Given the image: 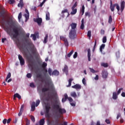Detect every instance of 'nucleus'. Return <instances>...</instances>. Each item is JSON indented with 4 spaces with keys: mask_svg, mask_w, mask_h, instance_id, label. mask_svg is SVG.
<instances>
[{
    "mask_svg": "<svg viewBox=\"0 0 125 125\" xmlns=\"http://www.w3.org/2000/svg\"><path fill=\"white\" fill-rule=\"evenodd\" d=\"M78 6V2L76 1L73 6L72 7L71 9H72V12H71L70 14L71 15H75L76 13H77V7Z\"/></svg>",
    "mask_w": 125,
    "mask_h": 125,
    "instance_id": "20e7f679",
    "label": "nucleus"
},
{
    "mask_svg": "<svg viewBox=\"0 0 125 125\" xmlns=\"http://www.w3.org/2000/svg\"><path fill=\"white\" fill-rule=\"evenodd\" d=\"M11 77V73L10 72H9L6 78L5 82H7V80H8V79H10Z\"/></svg>",
    "mask_w": 125,
    "mask_h": 125,
    "instance_id": "72a5a7b5",
    "label": "nucleus"
},
{
    "mask_svg": "<svg viewBox=\"0 0 125 125\" xmlns=\"http://www.w3.org/2000/svg\"><path fill=\"white\" fill-rule=\"evenodd\" d=\"M91 51L90 49H88L87 50V57H88V61H91Z\"/></svg>",
    "mask_w": 125,
    "mask_h": 125,
    "instance_id": "a211bd4d",
    "label": "nucleus"
},
{
    "mask_svg": "<svg viewBox=\"0 0 125 125\" xmlns=\"http://www.w3.org/2000/svg\"><path fill=\"white\" fill-rule=\"evenodd\" d=\"M81 22L82 23L80 26V29H81V30H83V29H84V19H83Z\"/></svg>",
    "mask_w": 125,
    "mask_h": 125,
    "instance_id": "aec40b11",
    "label": "nucleus"
},
{
    "mask_svg": "<svg viewBox=\"0 0 125 125\" xmlns=\"http://www.w3.org/2000/svg\"><path fill=\"white\" fill-rule=\"evenodd\" d=\"M64 13H68V16L70 15V14H69V12L68 11V9H65L62 11V14H64Z\"/></svg>",
    "mask_w": 125,
    "mask_h": 125,
    "instance_id": "c756f323",
    "label": "nucleus"
},
{
    "mask_svg": "<svg viewBox=\"0 0 125 125\" xmlns=\"http://www.w3.org/2000/svg\"><path fill=\"white\" fill-rule=\"evenodd\" d=\"M40 103H41V101L40 100L36 101V104H35L36 107H38L39 105H40Z\"/></svg>",
    "mask_w": 125,
    "mask_h": 125,
    "instance_id": "37998d69",
    "label": "nucleus"
},
{
    "mask_svg": "<svg viewBox=\"0 0 125 125\" xmlns=\"http://www.w3.org/2000/svg\"><path fill=\"white\" fill-rule=\"evenodd\" d=\"M0 9L2 10L1 12L0 13V17H2V21L4 20V14H5V10H4V7L2 6H0Z\"/></svg>",
    "mask_w": 125,
    "mask_h": 125,
    "instance_id": "39448f33",
    "label": "nucleus"
},
{
    "mask_svg": "<svg viewBox=\"0 0 125 125\" xmlns=\"http://www.w3.org/2000/svg\"><path fill=\"white\" fill-rule=\"evenodd\" d=\"M121 113H118L117 114V120H118L119 118H121Z\"/></svg>",
    "mask_w": 125,
    "mask_h": 125,
    "instance_id": "052dcab7",
    "label": "nucleus"
},
{
    "mask_svg": "<svg viewBox=\"0 0 125 125\" xmlns=\"http://www.w3.org/2000/svg\"><path fill=\"white\" fill-rule=\"evenodd\" d=\"M73 53H74V50H72L70 51V53H69L68 54H67V57H71V56H72V54H73Z\"/></svg>",
    "mask_w": 125,
    "mask_h": 125,
    "instance_id": "79ce46f5",
    "label": "nucleus"
},
{
    "mask_svg": "<svg viewBox=\"0 0 125 125\" xmlns=\"http://www.w3.org/2000/svg\"><path fill=\"white\" fill-rule=\"evenodd\" d=\"M9 2L11 4H13V3H14V2H15V0H9Z\"/></svg>",
    "mask_w": 125,
    "mask_h": 125,
    "instance_id": "680f3d73",
    "label": "nucleus"
},
{
    "mask_svg": "<svg viewBox=\"0 0 125 125\" xmlns=\"http://www.w3.org/2000/svg\"><path fill=\"white\" fill-rule=\"evenodd\" d=\"M71 96H72V97H74V98H76V97H77V93H76V92H71Z\"/></svg>",
    "mask_w": 125,
    "mask_h": 125,
    "instance_id": "473e14b6",
    "label": "nucleus"
},
{
    "mask_svg": "<svg viewBox=\"0 0 125 125\" xmlns=\"http://www.w3.org/2000/svg\"><path fill=\"white\" fill-rule=\"evenodd\" d=\"M36 110V102H33L31 104V111L34 112Z\"/></svg>",
    "mask_w": 125,
    "mask_h": 125,
    "instance_id": "6ab92c4d",
    "label": "nucleus"
},
{
    "mask_svg": "<svg viewBox=\"0 0 125 125\" xmlns=\"http://www.w3.org/2000/svg\"><path fill=\"white\" fill-rule=\"evenodd\" d=\"M30 87H32L33 88H34V87H36V86L35 85V84H34L33 83H30Z\"/></svg>",
    "mask_w": 125,
    "mask_h": 125,
    "instance_id": "c03bdc74",
    "label": "nucleus"
},
{
    "mask_svg": "<svg viewBox=\"0 0 125 125\" xmlns=\"http://www.w3.org/2000/svg\"><path fill=\"white\" fill-rule=\"evenodd\" d=\"M102 66H103V67H104V68H107L108 67V66H109V64H108V63H102L101 64Z\"/></svg>",
    "mask_w": 125,
    "mask_h": 125,
    "instance_id": "58836bf2",
    "label": "nucleus"
},
{
    "mask_svg": "<svg viewBox=\"0 0 125 125\" xmlns=\"http://www.w3.org/2000/svg\"><path fill=\"white\" fill-rule=\"evenodd\" d=\"M48 72L49 76H52V69L51 68H48Z\"/></svg>",
    "mask_w": 125,
    "mask_h": 125,
    "instance_id": "a19ab883",
    "label": "nucleus"
},
{
    "mask_svg": "<svg viewBox=\"0 0 125 125\" xmlns=\"http://www.w3.org/2000/svg\"><path fill=\"white\" fill-rule=\"evenodd\" d=\"M70 26L71 29L69 33V38L70 40H75L77 38V23L72 22Z\"/></svg>",
    "mask_w": 125,
    "mask_h": 125,
    "instance_id": "7ed1b4c3",
    "label": "nucleus"
},
{
    "mask_svg": "<svg viewBox=\"0 0 125 125\" xmlns=\"http://www.w3.org/2000/svg\"><path fill=\"white\" fill-rule=\"evenodd\" d=\"M19 60L20 61V64L21 66L25 65V60L23 58V57L21 55H18Z\"/></svg>",
    "mask_w": 125,
    "mask_h": 125,
    "instance_id": "0eeeda50",
    "label": "nucleus"
},
{
    "mask_svg": "<svg viewBox=\"0 0 125 125\" xmlns=\"http://www.w3.org/2000/svg\"><path fill=\"white\" fill-rule=\"evenodd\" d=\"M72 88H75V89H81L82 88V86L79 84H76L72 86Z\"/></svg>",
    "mask_w": 125,
    "mask_h": 125,
    "instance_id": "2eb2a0df",
    "label": "nucleus"
},
{
    "mask_svg": "<svg viewBox=\"0 0 125 125\" xmlns=\"http://www.w3.org/2000/svg\"><path fill=\"white\" fill-rule=\"evenodd\" d=\"M46 66H47V63H46L45 62H43V63L42 64V68H45V67H46Z\"/></svg>",
    "mask_w": 125,
    "mask_h": 125,
    "instance_id": "864d4df0",
    "label": "nucleus"
},
{
    "mask_svg": "<svg viewBox=\"0 0 125 125\" xmlns=\"http://www.w3.org/2000/svg\"><path fill=\"white\" fill-rule=\"evenodd\" d=\"M21 30V28L18 26H14V27L12 28V32L14 33V34L11 33L10 31L8 30V27L6 28L5 31L6 33L10 36V37L13 39L14 40L15 39L16 40H17L18 39V37L20 36V31Z\"/></svg>",
    "mask_w": 125,
    "mask_h": 125,
    "instance_id": "f03ea898",
    "label": "nucleus"
},
{
    "mask_svg": "<svg viewBox=\"0 0 125 125\" xmlns=\"http://www.w3.org/2000/svg\"><path fill=\"white\" fill-rule=\"evenodd\" d=\"M74 81V79L72 78L69 79L68 80V85L67 86V87H70L72 85V82Z\"/></svg>",
    "mask_w": 125,
    "mask_h": 125,
    "instance_id": "a878e982",
    "label": "nucleus"
},
{
    "mask_svg": "<svg viewBox=\"0 0 125 125\" xmlns=\"http://www.w3.org/2000/svg\"><path fill=\"white\" fill-rule=\"evenodd\" d=\"M22 18V13H20L18 16V19L19 20H20Z\"/></svg>",
    "mask_w": 125,
    "mask_h": 125,
    "instance_id": "603ef678",
    "label": "nucleus"
},
{
    "mask_svg": "<svg viewBox=\"0 0 125 125\" xmlns=\"http://www.w3.org/2000/svg\"><path fill=\"white\" fill-rule=\"evenodd\" d=\"M105 48V44H102L100 47V51H101V53L103 52V49Z\"/></svg>",
    "mask_w": 125,
    "mask_h": 125,
    "instance_id": "bb28decb",
    "label": "nucleus"
},
{
    "mask_svg": "<svg viewBox=\"0 0 125 125\" xmlns=\"http://www.w3.org/2000/svg\"><path fill=\"white\" fill-rule=\"evenodd\" d=\"M46 20L47 21L50 20V14H49V12H47L46 13Z\"/></svg>",
    "mask_w": 125,
    "mask_h": 125,
    "instance_id": "5701e85b",
    "label": "nucleus"
},
{
    "mask_svg": "<svg viewBox=\"0 0 125 125\" xmlns=\"http://www.w3.org/2000/svg\"><path fill=\"white\" fill-rule=\"evenodd\" d=\"M16 98L18 99H21V96L18 93H16L14 95L13 99L14 100H16Z\"/></svg>",
    "mask_w": 125,
    "mask_h": 125,
    "instance_id": "f3484780",
    "label": "nucleus"
},
{
    "mask_svg": "<svg viewBox=\"0 0 125 125\" xmlns=\"http://www.w3.org/2000/svg\"><path fill=\"white\" fill-rule=\"evenodd\" d=\"M105 123H106L107 125H110V124H111V122H110V120H109V119H106V120H105Z\"/></svg>",
    "mask_w": 125,
    "mask_h": 125,
    "instance_id": "6e6d98bb",
    "label": "nucleus"
},
{
    "mask_svg": "<svg viewBox=\"0 0 125 125\" xmlns=\"http://www.w3.org/2000/svg\"><path fill=\"white\" fill-rule=\"evenodd\" d=\"M48 90H49V88L44 87L42 89V92H46V91H48Z\"/></svg>",
    "mask_w": 125,
    "mask_h": 125,
    "instance_id": "4c0bfd02",
    "label": "nucleus"
},
{
    "mask_svg": "<svg viewBox=\"0 0 125 125\" xmlns=\"http://www.w3.org/2000/svg\"><path fill=\"white\" fill-rule=\"evenodd\" d=\"M125 1H123L122 2H121V7H120L121 12H123L124 11V9H125Z\"/></svg>",
    "mask_w": 125,
    "mask_h": 125,
    "instance_id": "f8f14e48",
    "label": "nucleus"
},
{
    "mask_svg": "<svg viewBox=\"0 0 125 125\" xmlns=\"http://www.w3.org/2000/svg\"><path fill=\"white\" fill-rule=\"evenodd\" d=\"M30 37L32 38L33 41L37 40V36H36V34H31Z\"/></svg>",
    "mask_w": 125,
    "mask_h": 125,
    "instance_id": "c9c22d12",
    "label": "nucleus"
},
{
    "mask_svg": "<svg viewBox=\"0 0 125 125\" xmlns=\"http://www.w3.org/2000/svg\"><path fill=\"white\" fill-rule=\"evenodd\" d=\"M2 123H3V125H6V123H7V119H4L3 120Z\"/></svg>",
    "mask_w": 125,
    "mask_h": 125,
    "instance_id": "13d9d810",
    "label": "nucleus"
},
{
    "mask_svg": "<svg viewBox=\"0 0 125 125\" xmlns=\"http://www.w3.org/2000/svg\"><path fill=\"white\" fill-rule=\"evenodd\" d=\"M87 36L89 38L91 37V31L90 30L87 32Z\"/></svg>",
    "mask_w": 125,
    "mask_h": 125,
    "instance_id": "8fccbe9b",
    "label": "nucleus"
},
{
    "mask_svg": "<svg viewBox=\"0 0 125 125\" xmlns=\"http://www.w3.org/2000/svg\"><path fill=\"white\" fill-rule=\"evenodd\" d=\"M112 98L114 100H116L118 98V94H117V92H113Z\"/></svg>",
    "mask_w": 125,
    "mask_h": 125,
    "instance_id": "393cba45",
    "label": "nucleus"
},
{
    "mask_svg": "<svg viewBox=\"0 0 125 125\" xmlns=\"http://www.w3.org/2000/svg\"><path fill=\"white\" fill-rule=\"evenodd\" d=\"M85 78H83V80H82V83H83V84H84V85H85V84H86V83H85Z\"/></svg>",
    "mask_w": 125,
    "mask_h": 125,
    "instance_id": "4d7b16f0",
    "label": "nucleus"
},
{
    "mask_svg": "<svg viewBox=\"0 0 125 125\" xmlns=\"http://www.w3.org/2000/svg\"><path fill=\"white\" fill-rule=\"evenodd\" d=\"M115 7L116 8V9L117 10L118 12L120 11V5H119V4L118 3H115L114 4V10H115Z\"/></svg>",
    "mask_w": 125,
    "mask_h": 125,
    "instance_id": "412c9836",
    "label": "nucleus"
},
{
    "mask_svg": "<svg viewBox=\"0 0 125 125\" xmlns=\"http://www.w3.org/2000/svg\"><path fill=\"white\" fill-rule=\"evenodd\" d=\"M112 22H113V19L112 18V16L110 15L109 16V19H108V23L109 24H111Z\"/></svg>",
    "mask_w": 125,
    "mask_h": 125,
    "instance_id": "f704fd0d",
    "label": "nucleus"
},
{
    "mask_svg": "<svg viewBox=\"0 0 125 125\" xmlns=\"http://www.w3.org/2000/svg\"><path fill=\"white\" fill-rule=\"evenodd\" d=\"M18 7H21V8H22V7H23V6H24V3L23 2V0H20V3L18 4Z\"/></svg>",
    "mask_w": 125,
    "mask_h": 125,
    "instance_id": "4be33fe9",
    "label": "nucleus"
},
{
    "mask_svg": "<svg viewBox=\"0 0 125 125\" xmlns=\"http://www.w3.org/2000/svg\"><path fill=\"white\" fill-rule=\"evenodd\" d=\"M89 70L91 73H93V74H94V73H96V71H95V70L93 69V68H89Z\"/></svg>",
    "mask_w": 125,
    "mask_h": 125,
    "instance_id": "49530a36",
    "label": "nucleus"
},
{
    "mask_svg": "<svg viewBox=\"0 0 125 125\" xmlns=\"http://www.w3.org/2000/svg\"><path fill=\"white\" fill-rule=\"evenodd\" d=\"M107 42V37L104 36L103 38V43H105Z\"/></svg>",
    "mask_w": 125,
    "mask_h": 125,
    "instance_id": "ea45409f",
    "label": "nucleus"
},
{
    "mask_svg": "<svg viewBox=\"0 0 125 125\" xmlns=\"http://www.w3.org/2000/svg\"><path fill=\"white\" fill-rule=\"evenodd\" d=\"M10 122H11V118H9L7 120V124H10Z\"/></svg>",
    "mask_w": 125,
    "mask_h": 125,
    "instance_id": "774afa93",
    "label": "nucleus"
},
{
    "mask_svg": "<svg viewBox=\"0 0 125 125\" xmlns=\"http://www.w3.org/2000/svg\"><path fill=\"white\" fill-rule=\"evenodd\" d=\"M69 101V102H73V99L71 97H68V98L67 99Z\"/></svg>",
    "mask_w": 125,
    "mask_h": 125,
    "instance_id": "69168bd1",
    "label": "nucleus"
},
{
    "mask_svg": "<svg viewBox=\"0 0 125 125\" xmlns=\"http://www.w3.org/2000/svg\"><path fill=\"white\" fill-rule=\"evenodd\" d=\"M35 22H36V23H38V25L39 26H41L42 25V19L41 18H39L36 19L35 20H34Z\"/></svg>",
    "mask_w": 125,
    "mask_h": 125,
    "instance_id": "9d476101",
    "label": "nucleus"
},
{
    "mask_svg": "<svg viewBox=\"0 0 125 125\" xmlns=\"http://www.w3.org/2000/svg\"><path fill=\"white\" fill-rule=\"evenodd\" d=\"M77 57H78V52H75L73 55V58H74V59H76Z\"/></svg>",
    "mask_w": 125,
    "mask_h": 125,
    "instance_id": "a18cd8bd",
    "label": "nucleus"
},
{
    "mask_svg": "<svg viewBox=\"0 0 125 125\" xmlns=\"http://www.w3.org/2000/svg\"><path fill=\"white\" fill-rule=\"evenodd\" d=\"M53 110H57L59 114L56 111H54L55 118H61V115H64L67 113L65 108H61V103L59 99L55 100L54 102H51L50 105H46L45 106V117L46 119H50V113H49L50 109Z\"/></svg>",
    "mask_w": 125,
    "mask_h": 125,
    "instance_id": "f257e3e1",
    "label": "nucleus"
},
{
    "mask_svg": "<svg viewBox=\"0 0 125 125\" xmlns=\"http://www.w3.org/2000/svg\"><path fill=\"white\" fill-rule=\"evenodd\" d=\"M64 98H63L62 100V103H64V102H66V101H67V99H68V98H69V97H68V95L65 93L64 94Z\"/></svg>",
    "mask_w": 125,
    "mask_h": 125,
    "instance_id": "4468645a",
    "label": "nucleus"
},
{
    "mask_svg": "<svg viewBox=\"0 0 125 125\" xmlns=\"http://www.w3.org/2000/svg\"><path fill=\"white\" fill-rule=\"evenodd\" d=\"M45 119L44 118H42V119H41L39 122L40 125H44L45 123Z\"/></svg>",
    "mask_w": 125,
    "mask_h": 125,
    "instance_id": "cd10ccee",
    "label": "nucleus"
},
{
    "mask_svg": "<svg viewBox=\"0 0 125 125\" xmlns=\"http://www.w3.org/2000/svg\"><path fill=\"white\" fill-rule=\"evenodd\" d=\"M55 124H56V125H58V124H59V119H58V118L56 119Z\"/></svg>",
    "mask_w": 125,
    "mask_h": 125,
    "instance_id": "e2e57ef3",
    "label": "nucleus"
},
{
    "mask_svg": "<svg viewBox=\"0 0 125 125\" xmlns=\"http://www.w3.org/2000/svg\"><path fill=\"white\" fill-rule=\"evenodd\" d=\"M102 77L103 79H107L108 78V72L105 70L102 72Z\"/></svg>",
    "mask_w": 125,
    "mask_h": 125,
    "instance_id": "9b49d317",
    "label": "nucleus"
},
{
    "mask_svg": "<svg viewBox=\"0 0 125 125\" xmlns=\"http://www.w3.org/2000/svg\"><path fill=\"white\" fill-rule=\"evenodd\" d=\"M52 76H58L59 75V71L55 70L52 73Z\"/></svg>",
    "mask_w": 125,
    "mask_h": 125,
    "instance_id": "b1692460",
    "label": "nucleus"
},
{
    "mask_svg": "<svg viewBox=\"0 0 125 125\" xmlns=\"http://www.w3.org/2000/svg\"><path fill=\"white\" fill-rule=\"evenodd\" d=\"M26 77L28 79H31V78H32V74L31 73H28L26 75Z\"/></svg>",
    "mask_w": 125,
    "mask_h": 125,
    "instance_id": "de8ad7c7",
    "label": "nucleus"
},
{
    "mask_svg": "<svg viewBox=\"0 0 125 125\" xmlns=\"http://www.w3.org/2000/svg\"><path fill=\"white\" fill-rule=\"evenodd\" d=\"M110 8L112 12L114 11V4H113V2H112V0L110 1Z\"/></svg>",
    "mask_w": 125,
    "mask_h": 125,
    "instance_id": "c85d7f7f",
    "label": "nucleus"
},
{
    "mask_svg": "<svg viewBox=\"0 0 125 125\" xmlns=\"http://www.w3.org/2000/svg\"><path fill=\"white\" fill-rule=\"evenodd\" d=\"M85 9V8L84 7V5H83L82 7V9L81 10V13H82V15H83L84 13V9Z\"/></svg>",
    "mask_w": 125,
    "mask_h": 125,
    "instance_id": "7c9ffc66",
    "label": "nucleus"
},
{
    "mask_svg": "<svg viewBox=\"0 0 125 125\" xmlns=\"http://www.w3.org/2000/svg\"><path fill=\"white\" fill-rule=\"evenodd\" d=\"M30 51L33 54V55H34V56H36L37 55V54L38 52H37V48L35 47V46H32V47L30 48Z\"/></svg>",
    "mask_w": 125,
    "mask_h": 125,
    "instance_id": "6e6552de",
    "label": "nucleus"
},
{
    "mask_svg": "<svg viewBox=\"0 0 125 125\" xmlns=\"http://www.w3.org/2000/svg\"><path fill=\"white\" fill-rule=\"evenodd\" d=\"M37 78H42V74L41 73L37 74Z\"/></svg>",
    "mask_w": 125,
    "mask_h": 125,
    "instance_id": "338daca9",
    "label": "nucleus"
},
{
    "mask_svg": "<svg viewBox=\"0 0 125 125\" xmlns=\"http://www.w3.org/2000/svg\"><path fill=\"white\" fill-rule=\"evenodd\" d=\"M26 125H30V120L27 119L26 121Z\"/></svg>",
    "mask_w": 125,
    "mask_h": 125,
    "instance_id": "0e129e2a",
    "label": "nucleus"
},
{
    "mask_svg": "<svg viewBox=\"0 0 125 125\" xmlns=\"http://www.w3.org/2000/svg\"><path fill=\"white\" fill-rule=\"evenodd\" d=\"M62 71L65 73H68V66L65 65L64 68L62 69Z\"/></svg>",
    "mask_w": 125,
    "mask_h": 125,
    "instance_id": "2f4dec72",
    "label": "nucleus"
},
{
    "mask_svg": "<svg viewBox=\"0 0 125 125\" xmlns=\"http://www.w3.org/2000/svg\"><path fill=\"white\" fill-rule=\"evenodd\" d=\"M85 16H88V17H90V16H91L90 13H89V12H85Z\"/></svg>",
    "mask_w": 125,
    "mask_h": 125,
    "instance_id": "3c124183",
    "label": "nucleus"
},
{
    "mask_svg": "<svg viewBox=\"0 0 125 125\" xmlns=\"http://www.w3.org/2000/svg\"><path fill=\"white\" fill-rule=\"evenodd\" d=\"M26 14H24V16L25 17L26 21L29 19V17H30V14L29 13V11L28 9H25Z\"/></svg>",
    "mask_w": 125,
    "mask_h": 125,
    "instance_id": "ddd939ff",
    "label": "nucleus"
},
{
    "mask_svg": "<svg viewBox=\"0 0 125 125\" xmlns=\"http://www.w3.org/2000/svg\"><path fill=\"white\" fill-rule=\"evenodd\" d=\"M23 111H24V105H23V104H22L21 106V109H20V112L18 114V116L19 117H20V116H21V115L23 113Z\"/></svg>",
    "mask_w": 125,
    "mask_h": 125,
    "instance_id": "dca6fc26",
    "label": "nucleus"
},
{
    "mask_svg": "<svg viewBox=\"0 0 125 125\" xmlns=\"http://www.w3.org/2000/svg\"><path fill=\"white\" fill-rule=\"evenodd\" d=\"M95 47H96V40H95V44H94V47L93 48V51H94V50H95Z\"/></svg>",
    "mask_w": 125,
    "mask_h": 125,
    "instance_id": "bf43d9fd",
    "label": "nucleus"
},
{
    "mask_svg": "<svg viewBox=\"0 0 125 125\" xmlns=\"http://www.w3.org/2000/svg\"><path fill=\"white\" fill-rule=\"evenodd\" d=\"M60 40L64 42L65 46H69V42H68V40H67L66 37L64 36H60Z\"/></svg>",
    "mask_w": 125,
    "mask_h": 125,
    "instance_id": "423d86ee",
    "label": "nucleus"
},
{
    "mask_svg": "<svg viewBox=\"0 0 125 125\" xmlns=\"http://www.w3.org/2000/svg\"><path fill=\"white\" fill-rule=\"evenodd\" d=\"M123 88H121L118 90V91H117V95H119V94L121 93V92L122 91V90H123Z\"/></svg>",
    "mask_w": 125,
    "mask_h": 125,
    "instance_id": "5fc2aeb1",
    "label": "nucleus"
},
{
    "mask_svg": "<svg viewBox=\"0 0 125 125\" xmlns=\"http://www.w3.org/2000/svg\"><path fill=\"white\" fill-rule=\"evenodd\" d=\"M47 39H48V35L46 34L44 37L43 41L44 43H46V42H47Z\"/></svg>",
    "mask_w": 125,
    "mask_h": 125,
    "instance_id": "e433bc0d",
    "label": "nucleus"
},
{
    "mask_svg": "<svg viewBox=\"0 0 125 125\" xmlns=\"http://www.w3.org/2000/svg\"><path fill=\"white\" fill-rule=\"evenodd\" d=\"M27 61L29 63V67H31V70H33V64L34 63V62H33V60H32V59L28 58H27Z\"/></svg>",
    "mask_w": 125,
    "mask_h": 125,
    "instance_id": "1a4fd4ad",
    "label": "nucleus"
},
{
    "mask_svg": "<svg viewBox=\"0 0 125 125\" xmlns=\"http://www.w3.org/2000/svg\"><path fill=\"white\" fill-rule=\"evenodd\" d=\"M31 120L32 121H33V123H35L36 122V119H35V117L33 116H31Z\"/></svg>",
    "mask_w": 125,
    "mask_h": 125,
    "instance_id": "09e8293b",
    "label": "nucleus"
}]
</instances>
